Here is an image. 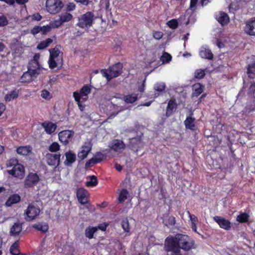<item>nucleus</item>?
<instances>
[{
	"mask_svg": "<svg viewBox=\"0 0 255 255\" xmlns=\"http://www.w3.org/2000/svg\"><path fill=\"white\" fill-rule=\"evenodd\" d=\"M7 172L9 174L20 179H22L25 175L24 168L21 164H17L11 169L8 170Z\"/></svg>",
	"mask_w": 255,
	"mask_h": 255,
	"instance_id": "obj_9",
	"label": "nucleus"
},
{
	"mask_svg": "<svg viewBox=\"0 0 255 255\" xmlns=\"http://www.w3.org/2000/svg\"><path fill=\"white\" fill-rule=\"evenodd\" d=\"M41 96L43 99L46 100H50L52 97V94L46 90H43L41 92Z\"/></svg>",
	"mask_w": 255,
	"mask_h": 255,
	"instance_id": "obj_42",
	"label": "nucleus"
},
{
	"mask_svg": "<svg viewBox=\"0 0 255 255\" xmlns=\"http://www.w3.org/2000/svg\"><path fill=\"white\" fill-rule=\"evenodd\" d=\"M122 227L125 232L129 233V222L127 219L124 220L122 222Z\"/></svg>",
	"mask_w": 255,
	"mask_h": 255,
	"instance_id": "obj_44",
	"label": "nucleus"
},
{
	"mask_svg": "<svg viewBox=\"0 0 255 255\" xmlns=\"http://www.w3.org/2000/svg\"><path fill=\"white\" fill-rule=\"evenodd\" d=\"M41 126L44 129V131L46 133L49 134H52L57 128L56 124L49 121H46L42 123Z\"/></svg>",
	"mask_w": 255,
	"mask_h": 255,
	"instance_id": "obj_17",
	"label": "nucleus"
},
{
	"mask_svg": "<svg viewBox=\"0 0 255 255\" xmlns=\"http://www.w3.org/2000/svg\"><path fill=\"white\" fill-rule=\"evenodd\" d=\"M189 217L190 218V226L191 228L192 229L193 231H194L195 232H197V225L198 223V219L197 217H196L194 215H191L189 212H187Z\"/></svg>",
	"mask_w": 255,
	"mask_h": 255,
	"instance_id": "obj_26",
	"label": "nucleus"
},
{
	"mask_svg": "<svg viewBox=\"0 0 255 255\" xmlns=\"http://www.w3.org/2000/svg\"><path fill=\"white\" fill-rule=\"evenodd\" d=\"M73 134V132L71 130H63L59 133V139L62 142L67 144L71 139Z\"/></svg>",
	"mask_w": 255,
	"mask_h": 255,
	"instance_id": "obj_14",
	"label": "nucleus"
},
{
	"mask_svg": "<svg viewBox=\"0 0 255 255\" xmlns=\"http://www.w3.org/2000/svg\"><path fill=\"white\" fill-rule=\"evenodd\" d=\"M33 227L43 233L47 232L48 230V225L47 223L36 224L33 226Z\"/></svg>",
	"mask_w": 255,
	"mask_h": 255,
	"instance_id": "obj_33",
	"label": "nucleus"
},
{
	"mask_svg": "<svg viewBox=\"0 0 255 255\" xmlns=\"http://www.w3.org/2000/svg\"><path fill=\"white\" fill-rule=\"evenodd\" d=\"M60 149V145L59 144L56 142H54L52 143L49 147V150L51 152H56L58 151Z\"/></svg>",
	"mask_w": 255,
	"mask_h": 255,
	"instance_id": "obj_43",
	"label": "nucleus"
},
{
	"mask_svg": "<svg viewBox=\"0 0 255 255\" xmlns=\"http://www.w3.org/2000/svg\"><path fill=\"white\" fill-rule=\"evenodd\" d=\"M66 160L64 164L67 166H71L76 161V154L72 151H68L65 153Z\"/></svg>",
	"mask_w": 255,
	"mask_h": 255,
	"instance_id": "obj_19",
	"label": "nucleus"
},
{
	"mask_svg": "<svg viewBox=\"0 0 255 255\" xmlns=\"http://www.w3.org/2000/svg\"><path fill=\"white\" fill-rule=\"evenodd\" d=\"M244 30L250 35H255V17L251 18L246 22Z\"/></svg>",
	"mask_w": 255,
	"mask_h": 255,
	"instance_id": "obj_15",
	"label": "nucleus"
},
{
	"mask_svg": "<svg viewBox=\"0 0 255 255\" xmlns=\"http://www.w3.org/2000/svg\"><path fill=\"white\" fill-rule=\"evenodd\" d=\"M91 92V89L89 86L85 85L83 86L80 92H74L73 93V97L74 98V94H77L79 99L82 100V102H85L87 99V96Z\"/></svg>",
	"mask_w": 255,
	"mask_h": 255,
	"instance_id": "obj_11",
	"label": "nucleus"
},
{
	"mask_svg": "<svg viewBox=\"0 0 255 255\" xmlns=\"http://www.w3.org/2000/svg\"><path fill=\"white\" fill-rule=\"evenodd\" d=\"M7 23L6 17H0V26L5 25Z\"/></svg>",
	"mask_w": 255,
	"mask_h": 255,
	"instance_id": "obj_59",
	"label": "nucleus"
},
{
	"mask_svg": "<svg viewBox=\"0 0 255 255\" xmlns=\"http://www.w3.org/2000/svg\"><path fill=\"white\" fill-rule=\"evenodd\" d=\"M178 21L177 20V19H173L170 21H169L167 23V24L168 25V26L172 28V29H175L177 26H178Z\"/></svg>",
	"mask_w": 255,
	"mask_h": 255,
	"instance_id": "obj_45",
	"label": "nucleus"
},
{
	"mask_svg": "<svg viewBox=\"0 0 255 255\" xmlns=\"http://www.w3.org/2000/svg\"><path fill=\"white\" fill-rule=\"evenodd\" d=\"M20 199L18 194H13L9 197L5 203V205L6 207H11L12 205L19 203Z\"/></svg>",
	"mask_w": 255,
	"mask_h": 255,
	"instance_id": "obj_23",
	"label": "nucleus"
},
{
	"mask_svg": "<svg viewBox=\"0 0 255 255\" xmlns=\"http://www.w3.org/2000/svg\"><path fill=\"white\" fill-rule=\"evenodd\" d=\"M97 184V179L96 176H91L90 180L86 183V185L88 187H94Z\"/></svg>",
	"mask_w": 255,
	"mask_h": 255,
	"instance_id": "obj_37",
	"label": "nucleus"
},
{
	"mask_svg": "<svg viewBox=\"0 0 255 255\" xmlns=\"http://www.w3.org/2000/svg\"><path fill=\"white\" fill-rule=\"evenodd\" d=\"M199 54L201 58L211 60L213 57L211 51L206 46H202L199 51Z\"/></svg>",
	"mask_w": 255,
	"mask_h": 255,
	"instance_id": "obj_20",
	"label": "nucleus"
},
{
	"mask_svg": "<svg viewBox=\"0 0 255 255\" xmlns=\"http://www.w3.org/2000/svg\"><path fill=\"white\" fill-rule=\"evenodd\" d=\"M152 35L155 39L157 40H159L163 37V33L161 31H153L152 32Z\"/></svg>",
	"mask_w": 255,
	"mask_h": 255,
	"instance_id": "obj_53",
	"label": "nucleus"
},
{
	"mask_svg": "<svg viewBox=\"0 0 255 255\" xmlns=\"http://www.w3.org/2000/svg\"><path fill=\"white\" fill-rule=\"evenodd\" d=\"M77 2L81 3L84 5H87L89 3V0H75Z\"/></svg>",
	"mask_w": 255,
	"mask_h": 255,
	"instance_id": "obj_61",
	"label": "nucleus"
},
{
	"mask_svg": "<svg viewBox=\"0 0 255 255\" xmlns=\"http://www.w3.org/2000/svg\"><path fill=\"white\" fill-rule=\"evenodd\" d=\"M214 220L218 224L221 228L227 230L231 228V223L228 220L220 216L214 217Z\"/></svg>",
	"mask_w": 255,
	"mask_h": 255,
	"instance_id": "obj_18",
	"label": "nucleus"
},
{
	"mask_svg": "<svg viewBox=\"0 0 255 255\" xmlns=\"http://www.w3.org/2000/svg\"><path fill=\"white\" fill-rule=\"evenodd\" d=\"M165 88V85L164 83L161 82V83H157L154 85V89L156 91L161 92L163 91Z\"/></svg>",
	"mask_w": 255,
	"mask_h": 255,
	"instance_id": "obj_46",
	"label": "nucleus"
},
{
	"mask_svg": "<svg viewBox=\"0 0 255 255\" xmlns=\"http://www.w3.org/2000/svg\"><path fill=\"white\" fill-rule=\"evenodd\" d=\"M249 216L247 214L243 213L240 214L237 217V220L241 223L246 222L248 221Z\"/></svg>",
	"mask_w": 255,
	"mask_h": 255,
	"instance_id": "obj_39",
	"label": "nucleus"
},
{
	"mask_svg": "<svg viewBox=\"0 0 255 255\" xmlns=\"http://www.w3.org/2000/svg\"><path fill=\"white\" fill-rule=\"evenodd\" d=\"M193 95L198 96L202 93L203 86L200 83H196L193 86Z\"/></svg>",
	"mask_w": 255,
	"mask_h": 255,
	"instance_id": "obj_31",
	"label": "nucleus"
},
{
	"mask_svg": "<svg viewBox=\"0 0 255 255\" xmlns=\"http://www.w3.org/2000/svg\"><path fill=\"white\" fill-rule=\"evenodd\" d=\"M166 250L168 252H170V254H168V255H181L179 248H174L170 251H168L166 248Z\"/></svg>",
	"mask_w": 255,
	"mask_h": 255,
	"instance_id": "obj_55",
	"label": "nucleus"
},
{
	"mask_svg": "<svg viewBox=\"0 0 255 255\" xmlns=\"http://www.w3.org/2000/svg\"><path fill=\"white\" fill-rule=\"evenodd\" d=\"M18 96V92L16 90H13L7 94L4 97V100L6 102H10Z\"/></svg>",
	"mask_w": 255,
	"mask_h": 255,
	"instance_id": "obj_30",
	"label": "nucleus"
},
{
	"mask_svg": "<svg viewBox=\"0 0 255 255\" xmlns=\"http://www.w3.org/2000/svg\"><path fill=\"white\" fill-rule=\"evenodd\" d=\"M22 228V224L20 223H15L11 227L10 234L12 236H17L21 232Z\"/></svg>",
	"mask_w": 255,
	"mask_h": 255,
	"instance_id": "obj_25",
	"label": "nucleus"
},
{
	"mask_svg": "<svg viewBox=\"0 0 255 255\" xmlns=\"http://www.w3.org/2000/svg\"><path fill=\"white\" fill-rule=\"evenodd\" d=\"M10 253L12 255H19L20 252L19 250V244L18 242L13 243L10 248Z\"/></svg>",
	"mask_w": 255,
	"mask_h": 255,
	"instance_id": "obj_34",
	"label": "nucleus"
},
{
	"mask_svg": "<svg viewBox=\"0 0 255 255\" xmlns=\"http://www.w3.org/2000/svg\"><path fill=\"white\" fill-rule=\"evenodd\" d=\"M16 2L19 4H24L27 2L29 0H15Z\"/></svg>",
	"mask_w": 255,
	"mask_h": 255,
	"instance_id": "obj_64",
	"label": "nucleus"
},
{
	"mask_svg": "<svg viewBox=\"0 0 255 255\" xmlns=\"http://www.w3.org/2000/svg\"><path fill=\"white\" fill-rule=\"evenodd\" d=\"M52 42V40L51 38H47L45 40L41 42L37 46L38 49H43L48 47L50 43Z\"/></svg>",
	"mask_w": 255,
	"mask_h": 255,
	"instance_id": "obj_36",
	"label": "nucleus"
},
{
	"mask_svg": "<svg viewBox=\"0 0 255 255\" xmlns=\"http://www.w3.org/2000/svg\"><path fill=\"white\" fill-rule=\"evenodd\" d=\"M5 110V106L2 103H0V116L2 115Z\"/></svg>",
	"mask_w": 255,
	"mask_h": 255,
	"instance_id": "obj_62",
	"label": "nucleus"
},
{
	"mask_svg": "<svg viewBox=\"0 0 255 255\" xmlns=\"http://www.w3.org/2000/svg\"><path fill=\"white\" fill-rule=\"evenodd\" d=\"M122 65L117 63L108 69H103L101 71L103 76L109 81L113 78L119 76L122 72Z\"/></svg>",
	"mask_w": 255,
	"mask_h": 255,
	"instance_id": "obj_3",
	"label": "nucleus"
},
{
	"mask_svg": "<svg viewBox=\"0 0 255 255\" xmlns=\"http://www.w3.org/2000/svg\"><path fill=\"white\" fill-rule=\"evenodd\" d=\"M17 164H19V163H18V161L17 159L14 158L10 159L6 163V166L8 167H12L13 168Z\"/></svg>",
	"mask_w": 255,
	"mask_h": 255,
	"instance_id": "obj_48",
	"label": "nucleus"
},
{
	"mask_svg": "<svg viewBox=\"0 0 255 255\" xmlns=\"http://www.w3.org/2000/svg\"><path fill=\"white\" fill-rule=\"evenodd\" d=\"M92 22V17H79L78 24L83 28H86L91 26Z\"/></svg>",
	"mask_w": 255,
	"mask_h": 255,
	"instance_id": "obj_21",
	"label": "nucleus"
},
{
	"mask_svg": "<svg viewBox=\"0 0 255 255\" xmlns=\"http://www.w3.org/2000/svg\"><path fill=\"white\" fill-rule=\"evenodd\" d=\"M32 67V68L33 69H37L38 70V72L37 73V75L40 73V66H39V64H38V67H35V65L34 64H31V62H30L29 63V66H28V68H31Z\"/></svg>",
	"mask_w": 255,
	"mask_h": 255,
	"instance_id": "obj_60",
	"label": "nucleus"
},
{
	"mask_svg": "<svg viewBox=\"0 0 255 255\" xmlns=\"http://www.w3.org/2000/svg\"><path fill=\"white\" fill-rule=\"evenodd\" d=\"M109 147L116 152H121L125 149V145L122 140L115 139L111 142Z\"/></svg>",
	"mask_w": 255,
	"mask_h": 255,
	"instance_id": "obj_12",
	"label": "nucleus"
},
{
	"mask_svg": "<svg viewBox=\"0 0 255 255\" xmlns=\"http://www.w3.org/2000/svg\"><path fill=\"white\" fill-rule=\"evenodd\" d=\"M140 97L139 93L129 94L123 97V100L127 104H132L135 102Z\"/></svg>",
	"mask_w": 255,
	"mask_h": 255,
	"instance_id": "obj_24",
	"label": "nucleus"
},
{
	"mask_svg": "<svg viewBox=\"0 0 255 255\" xmlns=\"http://www.w3.org/2000/svg\"><path fill=\"white\" fill-rule=\"evenodd\" d=\"M105 158L104 155L101 153H97L94 157L90 159L87 163L86 165L90 164L91 163H96L100 162L104 160Z\"/></svg>",
	"mask_w": 255,
	"mask_h": 255,
	"instance_id": "obj_27",
	"label": "nucleus"
},
{
	"mask_svg": "<svg viewBox=\"0 0 255 255\" xmlns=\"http://www.w3.org/2000/svg\"><path fill=\"white\" fill-rule=\"evenodd\" d=\"M46 7L50 14H55L60 12L64 7V4L61 0H47Z\"/></svg>",
	"mask_w": 255,
	"mask_h": 255,
	"instance_id": "obj_4",
	"label": "nucleus"
},
{
	"mask_svg": "<svg viewBox=\"0 0 255 255\" xmlns=\"http://www.w3.org/2000/svg\"><path fill=\"white\" fill-rule=\"evenodd\" d=\"M230 13H234V11L239 9V5L236 3L232 2L229 6Z\"/></svg>",
	"mask_w": 255,
	"mask_h": 255,
	"instance_id": "obj_52",
	"label": "nucleus"
},
{
	"mask_svg": "<svg viewBox=\"0 0 255 255\" xmlns=\"http://www.w3.org/2000/svg\"><path fill=\"white\" fill-rule=\"evenodd\" d=\"M40 58V55L39 54H35L34 56L33 60L30 62H31V64L35 65V67H38V60Z\"/></svg>",
	"mask_w": 255,
	"mask_h": 255,
	"instance_id": "obj_54",
	"label": "nucleus"
},
{
	"mask_svg": "<svg viewBox=\"0 0 255 255\" xmlns=\"http://www.w3.org/2000/svg\"><path fill=\"white\" fill-rule=\"evenodd\" d=\"M17 153L21 155H27L31 152V148L29 146L19 147L16 149Z\"/></svg>",
	"mask_w": 255,
	"mask_h": 255,
	"instance_id": "obj_28",
	"label": "nucleus"
},
{
	"mask_svg": "<svg viewBox=\"0 0 255 255\" xmlns=\"http://www.w3.org/2000/svg\"><path fill=\"white\" fill-rule=\"evenodd\" d=\"M50 57L48 60L49 68L54 69L57 67L61 66L63 64L62 53L57 48H54L49 50Z\"/></svg>",
	"mask_w": 255,
	"mask_h": 255,
	"instance_id": "obj_2",
	"label": "nucleus"
},
{
	"mask_svg": "<svg viewBox=\"0 0 255 255\" xmlns=\"http://www.w3.org/2000/svg\"><path fill=\"white\" fill-rule=\"evenodd\" d=\"M217 21L222 26L227 24L229 21V17H216Z\"/></svg>",
	"mask_w": 255,
	"mask_h": 255,
	"instance_id": "obj_41",
	"label": "nucleus"
},
{
	"mask_svg": "<svg viewBox=\"0 0 255 255\" xmlns=\"http://www.w3.org/2000/svg\"><path fill=\"white\" fill-rule=\"evenodd\" d=\"M77 197L79 202L82 204H85L88 202V193L83 188H78L77 190Z\"/></svg>",
	"mask_w": 255,
	"mask_h": 255,
	"instance_id": "obj_16",
	"label": "nucleus"
},
{
	"mask_svg": "<svg viewBox=\"0 0 255 255\" xmlns=\"http://www.w3.org/2000/svg\"><path fill=\"white\" fill-rule=\"evenodd\" d=\"M39 208L33 205H29L24 211L25 219L26 221H30L34 220L39 214Z\"/></svg>",
	"mask_w": 255,
	"mask_h": 255,
	"instance_id": "obj_6",
	"label": "nucleus"
},
{
	"mask_svg": "<svg viewBox=\"0 0 255 255\" xmlns=\"http://www.w3.org/2000/svg\"><path fill=\"white\" fill-rule=\"evenodd\" d=\"M108 225V224H107V223H102V224H100L97 227H98V230L99 229V230H102L103 231H106Z\"/></svg>",
	"mask_w": 255,
	"mask_h": 255,
	"instance_id": "obj_58",
	"label": "nucleus"
},
{
	"mask_svg": "<svg viewBox=\"0 0 255 255\" xmlns=\"http://www.w3.org/2000/svg\"><path fill=\"white\" fill-rule=\"evenodd\" d=\"M171 59V56L167 53H164L161 57V61L163 63H167Z\"/></svg>",
	"mask_w": 255,
	"mask_h": 255,
	"instance_id": "obj_47",
	"label": "nucleus"
},
{
	"mask_svg": "<svg viewBox=\"0 0 255 255\" xmlns=\"http://www.w3.org/2000/svg\"><path fill=\"white\" fill-rule=\"evenodd\" d=\"M92 147L91 140L87 139L81 146L78 152V157L83 160L87 158L88 154L91 152Z\"/></svg>",
	"mask_w": 255,
	"mask_h": 255,
	"instance_id": "obj_5",
	"label": "nucleus"
},
{
	"mask_svg": "<svg viewBox=\"0 0 255 255\" xmlns=\"http://www.w3.org/2000/svg\"><path fill=\"white\" fill-rule=\"evenodd\" d=\"M75 4L74 3H69L65 8L64 10L66 11V14L64 16H72L71 14L67 13V12L71 11L75 9Z\"/></svg>",
	"mask_w": 255,
	"mask_h": 255,
	"instance_id": "obj_40",
	"label": "nucleus"
},
{
	"mask_svg": "<svg viewBox=\"0 0 255 255\" xmlns=\"http://www.w3.org/2000/svg\"><path fill=\"white\" fill-rule=\"evenodd\" d=\"M39 180V177L36 173H29L24 181V185L26 187H31L36 184Z\"/></svg>",
	"mask_w": 255,
	"mask_h": 255,
	"instance_id": "obj_13",
	"label": "nucleus"
},
{
	"mask_svg": "<svg viewBox=\"0 0 255 255\" xmlns=\"http://www.w3.org/2000/svg\"><path fill=\"white\" fill-rule=\"evenodd\" d=\"M205 72L204 70L198 69L195 73V76L197 78L201 79L204 77Z\"/></svg>",
	"mask_w": 255,
	"mask_h": 255,
	"instance_id": "obj_49",
	"label": "nucleus"
},
{
	"mask_svg": "<svg viewBox=\"0 0 255 255\" xmlns=\"http://www.w3.org/2000/svg\"><path fill=\"white\" fill-rule=\"evenodd\" d=\"M194 240L187 235L178 234L175 237H169L165 242V247L168 251L180 248L184 250H189L194 248Z\"/></svg>",
	"mask_w": 255,
	"mask_h": 255,
	"instance_id": "obj_1",
	"label": "nucleus"
},
{
	"mask_svg": "<svg viewBox=\"0 0 255 255\" xmlns=\"http://www.w3.org/2000/svg\"><path fill=\"white\" fill-rule=\"evenodd\" d=\"M198 2V0H190V10L194 11L195 10L196 5Z\"/></svg>",
	"mask_w": 255,
	"mask_h": 255,
	"instance_id": "obj_56",
	"label": "nucleus"
},
{
	"mask_svg": "<svg viewBox=\"0 0 255 255\" xmlns=\"http://www.w3.org/2000/svg\"><path fill=\"white\" fill-rule=\"evenodd\" d=\"M169 222L168 223L169 225H174L175 224V220L174 217H170L169 218Z\"/></svg>",
	"mask_w": 255,
	"mask_h": 255,
	"instance_id": "obj_63",
	"label": "nucleus"
},
{
	"mask_svg": "<svg viewBox=\"0 0 255 255\" xmlns=\"http://www.w3.org/2000/svg\"><path fill=\"white\" fill-rule=\"evenodd\" d=\"M184 123L186 128L192 130H195L197 129V127L195 124V120L191 117H187Z\"/></svg>",
	"mask_w": 255,
	"mask_h": 255,
	"instance_id": "obj_22",
	"label": "nucleus"
},
{
	"mask_svg": "<svg viewBox=\"0 0 255 255\" xmlns=\"http://www.w3.org/2000/svg\"><path fill=\"white\" fill-rule=\"evenodd\" d=\"M128 192L126 189H123L119 195V201L120 202H123L126 200L128 195Z\"/></svg>",
	"mask_w": 255,
	"mask_h": 255,
	"instance_id": "obj_38",
	"label": "nucleus"
},
{
	"mask_svg": "<svg viewBox=\"0 0 255 255\" xmlns=\"http://www.w3.org/2000/svg\"><path fill=\"white\" fill-rule=\"evenodd\" d=\"M74 99L77 102V104L78 105V107H79L80 110L81 111H83L84 110V108H85L84 106H83L82 104V103L83 102H82V100H80V99H78V96H77V94H74Z\"/></svg>",
	"mask_w": 255,
	"mask_h": 255,
	"instance_id": "obj_51",
	"label": "nucleus"
},
{
	"mask_svg": "<svg viewBox=\"0 0 255 255\" xmlns=\"http://www.w3.org/2000/svg\"><path fill=\"white\" fill-rule=\"evenodd\" d=\"M98 227L89 226L85 230V236L89 239L94 238V234L97 231Z\"/></svg>",
	"mask_w": 255,
	"mask_h": 255,
	"instance_id": "obj_29",
	"label": "nucleus"
},
{
	"mask_svg": "<svg viewBox=\"0 0 255 255\" xmlns=\"http://www.w3.org/2000/svg\"><path fill=\"white\" fill-rule=\"evenodd\" d=\"M176 108V105L175 102L173 101H170L168 102V106L166 109V114L167 116H169Z\"/></svg>",
	"mask_w": 255,
	"mask_h": 255,
	"instance_id": "obj_32",
	"label": "nucleus"
},
{
	"mask_svg": "<svg viewBox=\"0 0 255 255\" xmlns=\"http://www.w3.org/2000/svg\"><path fill=\"white\" fill-rule=\"evenodd\" d=\"M248 74L251 78L255 77V62L249 65Z\"/></svg>",
	"mask_w": 255,
	"mask_h": 255,
	"instance_id": "obj_35",
	"label": "nucleus"
},
{
	"mask_svg": "<svg viewBox=\"0 0 255 255\" xmlns=\"http://www.w3.org/2000/svg\"><path fill=\"white\" fill-rule=\"evenodd\" d=\"M60 154L48 153L46 155V161L50 166H58L60 163Z\"/></svg>",
	"mask_w": 255,
	"mask_h": 255,
	"instance_id": "obj_10",
	"label": "nucleus"
},
{
	"mask_svg": "<svg viewBox=\"0 0 255 255\" xmlns=\"http://www.w3.org/2000/svg\"><path fill=\"white\" fill-rule=\"evenodd\" d=\"M71 17H59V19L55 20L54 23L41 27V32L42 34H46L52 28L59 27L63 22L69 21L71 19Z\"/></svg>",
	"mask_w": 255,
	"mask_h": 255,
	"instance_id": "obj_7",
	"label": "nucleus"
},
{
	"mask_svg": "<svg viewBox=\"0 0 255 255\" xmlns=\"http://www.w3.org/2000/svg\"><path fill=\"white\" fill-rule=\"evenodd\" d=\"M38 70L37 69H33L32 67L28 68L27 71L24 72L21 77V81L28 83L32 81L37 76Z\"/></svg>",
	"mask_w": 255,
	"mask_h": 255,
	"instance_id": "obj_8",
	"label": "nucleus"
},
{
	"mask_svg": "<svg viewBox=\"0 0 255 255\" xmlns=\"http://www.w3.org/2000/svg\"><path fill=\"white\" fill-rule=\"evenodd\" d=\"M249 95L255 99V83H252L249 89Z\"/></svg>",
	"mask_w": 255,
	"mask_h": 255,
	"instance_id": "obj_50",
	"label": "nucleus"
},
{
	"mask_svg": "<svg viewBox=\"0 0 255 255\" xmlns=\"http://www.w3.org/2000/svg\"><path fill=\"white\" fill-rule=\"evenodd\" d=\"M40 31H41V27L39 26H36L34 27L33 28V29H31V33L33 35H35V34H37Z\"/></svg>",
	"mask_w": 255,
	"mask_h": 255,
	"instance_id": "obj_57",
	"label": "nucleus"
}]
</instances>
